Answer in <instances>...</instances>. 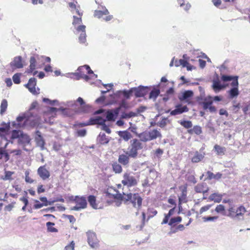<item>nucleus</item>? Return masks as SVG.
<instances>
[{
	"mask_svg": "<svg viewBox=\"0 0 250 250\" xmlns=\"http://www.w3.org/2000/svg\"><path fill=\"white\" fill-rule=\"evenodd\" d=\"M116 192V193L112 194L114 198L123 200L125 202H129L134 208H137L138 209L141 208L143 199L139 193H126L124 191H122V193H120L118 191Z\"/></svg>",
	"mask_w": 250,
	"mask_h": 250,
	"instance_id": "f257e3e1",
	"label": "nucleus"
},
{
	"mask_svg": "<svg viewBox=\"0 0 250 250\" xmlns=\"http://www.w3.org/2000/svg\"><path fill=\"white\" fill-rule=\"evenodd\" d=\"M141 141L137 139H133L130 141V145L127 148L126 154L130 157L135 158L138 155V151L143 148V144Z\"/></svg>",
	"mask_w": 250,
	"mask_h": 250,
	"instance_id": "f03ea898",
	"label": "nucleus"
},
{
	"mask_svg": "<svg viewBox=\"0 0 250 250\" xmlns=\"http://www.w3.org/2000/svg\"><path fill=\"white\" fill-rule=\"evenodd\" d=\"M140 141L143 142L150 141L157 138H161L162 135L161 133L157 129H153L152 130L145 131L138 135Z\"/></svg>",
	"mask_w": 250,
	"mask_h": 250,
	"instance_id": "7ed1b4c3",
	"label": "nucleus"
},
{
	"mask_svg": "<svg viewBox=\"0 0 250 250\" xmlns=\"http://www.w3.org/2000/svg\"><path fill=\"white\" fill-rule=\"evenodd\" d=\"M87 242L89 246L94 249H97L99 246V241L97 238L95 232L89 230L86 232Z\"/></svg>",
	"mask_w": 250,
	"mask_h": 250,
	"instance_id": "20e7f679",
	"label": "nucleus"
},
{
	"mask_svg": "<svg viewBox=\"0 0 250 250\" xmlns=\"http://www.w3.org/2000/svg\"><path fill=\"white\" fill-rule=\"evenodd\" d=\"M74 201L76 205L73 207L72 209L78 210L84 208L86 207L87 202L86 198L84 197L76 196L74 199Z\"/></svg>",
	"mask_w": 250,
	"mask_h": 250,
	"instance_id": "39448f33",
	"label": "nucleus"
},
{
	"mask_svg": "<svg viewBox=\"0 0 250 250\" xmlns=\"http://www.w3.org/2000/svg\"><path fill=\"white\" fill-rule=\"evenodd\" d=\"M122 183L124 186L131 187L136 185L137 180L135 177L131 175L130 173H125Z\"/></svg>",
	"mask_w": 250,
	"mask_h": 250,
	"instance_id": "423d86ee",
	"label": "nucleus"
},
{
	"mask_svg": "<svg viewBox=\"0 0 250 250\" xmlns=\"http://www.w3.org/2000/svg\"><path fill=\"white\" fill-rule=\"evenodd\" d=\"M187 184H185L179 187V189L181 191V195L179 196V203H186L187 201Z\"/></svg>",
	"mask_w": 250,
	"mask_h": 250,
	"instance_id": "0eeeda50",
	"label": "nucleus"
},
{
	"mask_svg": "<svg viewBox=\"0 0 250 250\" xmlns=\"http://www.w3.org/2000/svg\"><path fill=\"white\" fill-rule=\"evenodd\" d=\"M17 121L18 122V126L21 127L28 124L31 121V119L28 115V113H26L22 116L18 117Z\"/></svg>",
	"mask_w": 250,
	"mask_h": 250,
	"instance_id": "6e6552de",
	"label": "nucleus"
},
{
	"mask_svg": "<svg viewBox=\"0 0 250 250\" xmlns=\"http://www.w3.org/2000/svg\"><path fill=\"white\" fill-rule=\"evenodd\" d=\"M36 82V79L35 78H32L29 80L28 83L25 84V86L33 94H37L39 93V92L36 91L35 88Z\"/></svg>",
	"mask_w": 250,
	"mask_h": 250,
	"instance_id": "1a4fd4ad",
	"label": "nucleus"
},
{
	"mask_svg": "<svg viewBox=\"0 0 250 250\" xmlns=\"http://www.w3.org/2000/svg\"><path fill=\"white\" fill-rule=\"evenodd\" d=\"M10 64L13 69L22 68L23 65L22 62V58L21 56L15 57L13 61L10 62Z\"/></svg>",
	"mask_w": 250,
	"mask_h": 250,
	"instance_id": "9d476101",
	"label": "nucleus"
},
{
	"mask_svg": "<svg viewBox=\"0 0 250 250\" xmlns=\"http://www.w3.org/2000/svg\"><path fill=\"white\" fill-rule=\"evenodd\" d=\"M188 109L186 105L182 106L181 104L176 105L175 108L170 112V115H176L181 114L184 112H188Z\"/></svg>",
	"mask_w": 250,
	"mask_h": 250,
	"instance_id": "9b49d317",
	"label": "nucleus"
},
{
	"mask_svg": "<svg viewBox=\"0 0 250 250\" xmlns=\"http://www.w3.org/2000/svg\"><path fill=\"white\" fill-rule=\"evenodd\" d=\"M226 86V85L222 84L218 79L212 81V88L216 93L219 92L221 90L224 89Z\"/></svg>",
	"mask_w": 250,
	"mask_h": 250,
	"instance_id": "f8f14e48",
	"label": "nucleus"
},
{
	"mask_svg": "<svg viewBox=\"0 0 250 250\" xmlns=\"http://www.w3.org/2000/svg\"><path fill=\"white\" fill-rule=\"evenodd\" d=\"M147 87L140 86L138 87L132 88L133 92L137 97H143L147 93Z\"/></svg>",
	"mask_w": 250,
	"mask_h": 250,
	"instance_id": "ddd939ff",
	"label": "nucleus"
},
{
	"mask_svg": "<svg viewBox=\"0 0 250 250\" xmlns=\"http://www.w3.org/2000/svg\"><path fill=\"white\" fill-rule=\"evenodd\" d=\"M119 112V108L114 110H108L106 112V120L109 121H114Z\"/></svg>",
	"mask_w": 250,
	"mask_h": 250,
	"instance_id": "4468645a",
	"label": "nucleus"
},
{
	"mask_svg": "<svg viewBox=\"0 0 250 250\" xmlns=\"http://www.w3.org/2000/svg\"><path fill=\"white\" fill-rule=\"evenodd\" d=\"M85 26L80 25L76 28V30L78 32H82L80 34L79 40L80 42L84 43L86 41V33H85Z\"/></svg>",
	"mask_w": 250,
	"mask_h": 250,
	"instance_id": "2eb2a0df",
	"label": "nucleus"
},
{
	"mask_svg": "<svg viewBox=\"0 0 250 250\" xmlns=\"http://www.w3.org/2000/svg\"><path fill=\"white\" fill-rule=\"evenodd\" d=\"M106 121V119L100 116H97L95 118H91L90 119L91 125H99L102 126L104 123H105Z\"/></svg>",
	"mask_w": 250,
	"mask_h": 250,
	"instance_id": "dca6fc26",
	"label": "nucleus"
},
{
	"mask_svg": "<svg viewBox=\"0 0 250 250\" xmlns=\"http://www.w3.org/2000/svg\"><path fill=\"white\" fill-rule=\"evenodd\" d=\"M208 188L205 183L198 184L195 187V190L197 193H206L208 190Z\"/></svg>",
	"mask_w": 250,
	"mask_h": 250,
	"instance_id": "f3484780",
	"label": "nucleus"
},
{
	"mask_svg": "<svg viewBox=\"0 0 250 250\" xmlns=\"http://www.w3.org/2000/svg\"><path fill=\"white\" fill-rule=\"evenodd\" d=\"M35 140L37 145L39 146H40L42 149L43 148L44 142L42 137L41 136V133L39 131H36Z\"/></svg>",
	"mask_w": 250,
	"mask_h": 250,
	"instance_id": "a211bd4d",
	"label": "nucleus"
},
{
	"mask_svg": "<svg viewBox=\"0 0 250 250\" xmlns=\"http://www.w3.org/2000/svg\"><path fill=\"white\" fill-rule=\"evenodd\" d=\"M109 141V139L106 136L104 133L100 132L97 137V141L102 145L107 144Z\"/></svg>",
	"mask_w": 250,
	"mask_h": 250,
	"instance_id": "6ab92c4d",
	"label": "nucleus"
},
{
	"mask_svg": "<svg viewBox=\"0 0 250 250\" xmlns=\"http://www.w3.org/2000/svg\"><path fill=\"white\" fill-rule=\"evenodd\" d=\"M119 136L125 141H128L132 137V134L127 131H120L118 132Z\"/></svg>",
	"mask_w": 250,
	"mask_h": 250,
	"instance_id": "aec40b11",
	"label": "nucleus"
},
{
	"mask_svg": "<svg viewBox=\"0 0 250 250\" xmlns=\"http://www.w3.org/2000/svg\"><path fill=\"white\" fill-rule=\"evenodd\" d=\"M88 201L90 204V205L95 209H97L98 208H100L101 207L99 206L98 204L96 202V197L94 195H89L88 197Z\"/></svg>",
	"mask_w": 250,
	"mask_h": 250,
	"instance_id": "412c9836",
	"label": "nucleus"
},
{
	"mask_svg": "<svg viewBox=\"0 0 250 250\" xmlns=\"http://www.w3.org/2000/svg\"><path fill=\"white\" fill-rule=\"evenodd\" d=\"M209 199L210 201H213L216 203H219L222 199V195L217 193H212L209 196Z\"/></svg>",
	"mask_w": 250,
	"mask_h": 250,
	"instance_id": "4be33fe9",
	"label": "nucleus"
},
{
	"mask_svg": "<svg viewBox=\"0 0 250 250\" xmlns=\"http://www.w3.org/2000/svg\"><path fill=\"white\" fill-rule=\"evenodd\" d=\"M19 141L20 143L25 146L30 143V139L27 134L22 133V134L19 139Z\"/></svg>",
	"mask_w": 250,
	"mask_h": 250,
	"instance_id": "5701e85b",
	"label": "nucleus"
},
{
	"mask_svg": "<svg viewBox=\"0 0 250 250\" xmlns=\"http://www.w3.org/2000/svg\"><path fill=\"white\" fill-rule=\"evenodd\" d=\"M193 95V93L191 90H187L184 91L181 96L179 97V99L181 101L186 100L188 98L192 97Z\"/></svg>",
	"mask_w": 250,
	"mask_h": 250,
	"instance_id": "b1692460",
	"label": "nucleus"
},
{
	"mask_svg": "<svg viewBox=\"0 0 250 250\" xmlns=\"http://www.w3.org/2000/svg\"><path fill=\"white\" fill-rule=\"evenodd\" d=\"M204 157V153H200L198 151H196L194 156L192 158L191 161L193 163H198L201 161Z\"/></svg>",
	"mask_w": 250,
	"mask_h": 250,
	"instance_id": "393cba45",
	"label": "nucleus"
},
{
	"mask_svg": "<svg viewBox=\"0 0 250 250\" xmlns=\"http://www.w3.org/2000/svg\"><path fill=\"white\" fill-rule=\"evenodd\" d=\"M129 157L128 155L126 154V153L125 154L120 155L118 159L119 163L124 165H126L129 162Z\"/></svg>",
	"mask_w": 250,
	"mask_h": 250,
	"instance_id": "a878e982",
	"label": "nucleus"
},
{
	"mask_svg": "<svg viewBox=\"0 0 250 250\" xmlns=\"http://www.w3.org/2000/svg\"><path fill=\"white\" fill-rule=\"evenodd\" d=\"M46 226L48 232L55 233L58 232V229L54 227L55 226V223L51 222H48L46 223Z\"/></svg>",
	"mask_w": 250,
	"mask_h": 250,
	"instance_id": "bb28decb",
	"label": "nucleus"
},
{
	"mask_svg": "<svg viewBox=\"0 0 250 250\" xmlns=\"http://www.w3.org/2000/svg\"><path fill=\"white\" fill-rule=\"evenodd\" d=\"M229 98L233 99L238 96L239 95V91L238 87H232L229 91H228Z\"/></svg>",
	"mask_w": 250,
	"mask_h": 250,
	"instance_id": "cd10ccee",
	"label": "nucleus"
},
{
	"mask_svg": "<svg viewBox=\"0 0 250 250\" xmlns=\"http://www.w3.org/2000/svg\"><path fill=\"white\" fill-rule=\"evenodd\" d=\"M181 221L182 217L180 216L172 217L169 220L168 225L171 227H174L176 224L180 223Z\"/></svg>",
	"mask_w": 250,
	"mask_h": 250,
	"instance_id": "c85d7f7f",
	"label": "nucleus"
},
{
	"mask_svg": "<svg viewBox=\"0 0 250 250\" xmlns=\"http://www.w3.org/2000/svg\"><path fill=\"white\" fill-rule=\"evenodd\" d=\"M214 149L217 155H224L226 151V148L221 146L219 145H215L214 146Z\"/></svg>",
	"mask_w": 250,
	"mask_h": 250,
	"instance_id": "c756f323",
	"label": "nucleus"
},
{
	"mask_svg": "<svg viewBox=\"0 0 250 250\" xmlns=\"http://www.w3.org/2000/svg\"><path fill=\"white\" fill-rule=\"evenodd\" d=\"M137 114L133 112L132 111H130L128 113L122 112L121 115V119H129L131 117H134L137 116Z\"/></svg>",
	"mask_w": 250,
	"mask_h": 250,
	"instance_id": "7c9ffc66",
	"label": "nucleus"
},
{
	"mask_svg": "<svg viewBox=\"0 0 250 250\" xmlns=\"http://www.w3.org/2000/svg\"><path fill=\"white\" fill-rule=\"evenodd\" d=\"M109 14V12L107 9H105L103 11L102 10H96L94 13L95 17L98 18H101L104 15H106Z\"/></svg>",
	"mask_w": 250,
	"mask_h": 250,
	"instance_id": "2f4dec72",
	"label": "nucleus"
},
{
	"mask_svg": "<svg viewBox=\"0 0 250 250\" xmlns=\"http://www.w3.org/2000/svg\"><path fill=\"white\" fill-rule=\"evenodd\" d=\"M36 59L34 57H31L30 59V69L28 70V73H31L35 69Z\"/></svg>",
	"mask_w": 250,
	"mask_h": 250,
	"instance_id": "473e14b6",
	"label": "nucleus"
},
{
	"mask_svg": "<svg viewBox=\"0 0 250 250\" xmlns=\"http://www.w3.org/2000/svg\"><path fill=\"white\" fill-rule=\"evenodd\" d=\"M133 92V89L131 88L128 91L124 90L123 91H119L116 92V95H118L119 93H123L124 96L126 99H129L131 94Z\"/></svg>",
	"mask_w": 250,
	"mask_h": 250,
	"instance_id": "72a5a7b5",
	"label": "nucleus"
},
{
	"mask_svg": "<svg viewBox=\"0 0 250 250\" xmlns=\"http://www.w3.org/2000/svg\"><path fill=\"white\" fill-rule=\"evenodd\" d=\"M8 106L7 101L5 99L2 100L0 105V114L2 115L6 111Z\"/></svg>",
	"mask_w": 250,
	"mask_h": 250,
	"instance_id": "f704fd0d",
	"label": "nucleus"
},
{
	"mask_svg": "<svg viewBox=\"0 0 250 250\" xmlns=\"http://www.w3.org/2000/svg\"><path fill=\"white\" fill-rule=\"evenodd\" d=\"M22 134V132L20 130H14L12 131L11 139H15L20 138Z\"/></svg>",
	"mask_w": 250,
	"mask_h": 250,
	"instance_id": "c9c22d12",
	"label": "nucleus"
},
{
	"mask_svg": "<svg viewBox=\"0 0 250 250\" xmlns=\"http://www.w3.org/2000/svg\"><path fill=\"white\" fill-rule=\"evenodd\" d=\"M185 229V227L182 224H180L176 227L175 229H171L170 231L168 232L169 235H171L173 233L176 232L178 230L182 231Z\"/></svg>",
	"mask_w": 250,
	"mask_h": 250,
	"instance_id": "e433bc0d",
	"label": "nucleus"
},
{
	"mask_svg": "<svg viewBox=\"0 0 250 250\" xmlns=\"http://www.w3.org/2000/svg\"><path fill=\"white\" fill-rule=\"evenodd\" d=\"M179 123L181 125L186 128H190L192 126V124L190 121H181Z\"/></svg>",
	"mask_w": 250,
	"mask_h": 250,
	"instance_id": "4c0bfd02",
	"label": "nucleus"
},
{
	"mask_svg": "<svg viewBox=\"0 0 250 250\" xmlns=\"http://www.w3.org/2000/svg\"><path fill=\"white\" fill-rule=\"evenodd\" d=\"M246 209L243 206L238 207L236 210V216L235 217H238L239 216H242L245 212Z\"/></svg>",
	"mask_w": 250,
	"mask_h": 250,
	"instance_id": "58836bf2",
	"label": "nucleus"
},
{
	"mask_svg": "<svg viewBox=\"0 0 250 250\" xmlns=\"http://www.w3.org/2000/svg\"><path fill=\"white\" fill-rule=\"evenodd\" d=\"M168 120L167 118H163L162 120L157 123V125L161 128L164 127L168 122Z\"/></svg>",
	"mask_w": 250,
	"mask_h": 250,
	"instance_id": "ea45409f",
	"label": "nucleus"
},
{
	"mask_svg": "<svg viewBox=\"0 0 250 250\" xmlns=\"http://www.w3.org/2000/svg\"><path fill=\"white\" fill-rule=\"evenodd\" d=\"M159 93L160 91L159 90H153L150 93L149 98L155 99Z\"/></svg>",
	"mask_w": 250,
	"mask_h": 250,
	"instance_id": "a19ab883",
	"label": "nucleus"
},
{
	"mask_svg": "<svg viewBox=\"0 0 250 250\" xmlns=\"http://www.w3.org/2000/svg\"><path fill=\"white\" fill-rule=\"evenodd\" d=\"M218 218V216H205L202 218L204 222L208 221H214Z\"/></svg>",
	"mask_w": 250,
	"mask_h": 250,
	"instance_id": "79ce46f5",
	"label": "nucleus"
},
{
	"mask_svg": "<svg viewBox=\"0 0 250 250\" xmlns=\"http://www.w3.org/2000/svg\"><path fill=\"white\" fill-rule=\"evenodd\" d=\"M215 211L217 213H224L225 211V207L221 204L217 205L215 209Z\"/></svg>",
	"mask_w": 250,
	"mask_h": 250,
	"instance_id": "37998d69",
	"label": "nucleus"
},
{
	"mask_svg": "<svg viewBox=\"0 0 250 250\" xmlns=\"http://www.w3.org/2000/svg\"><path fill=\"white\" fill-rule=\"evenodd\" d=\"M90 106L89 104H84L81 107V110L84 113H88L89 111Z\"/></svg>",
	"mask_w": 250,
	"mask_h": 250,
	"instance_id": "c03bdc74",
	"label": "nucleus"
},
{
	"mask_svg": "<svg viewBox=\"0 0 250 250\" xmlns=\"http://www.w3.org/2000/svg\"><path fill=\"white\" fill-rule=\"evenodd\" d=\"M20 75L19 73H17L13 76V80L15 83L19 84L20 83Z\"/></svg>",
	"mask_w": 250,
	"mask_h": 250,
	"instance_id": "a18cd8bd",
	"label": "nucleus"
},
{
	"mask_svg": "<svg viewBox=\"0 0 250 250\" xmlns=\"http://www.w3.org/2000/svg\"><path fill=\"white\" fill-rule=\"evenodd\" d=\"M47 205V204L41 203L38 200L35 201V204L34 205V208L36 209H39L42 208L43 206Z\"/></svg>",
	"mask_w": 250,
	"mask_h": 250,
	"instance_id": "49530a36",
	"label": "nucleus"
},
{
	"mask_svg": "<svg viewBox=\"0 0 250 250\" xmlns=\"http://www.w3.org/2000/svg\"><path fill=\"white\" fill-rule=\"evenodd\" d=\"M74 248L75 243L72 241L64 247V250H74Z\"/></svg>",
	"mask_w": 250,
	"mask_h": 250,
	"instance_id": "de8ad7c7",
	"label": "nucleus"
},
{
	"mask_svg": "<svg viewBox=\"0 0 250 250\" xmlns=\"http://www.w3.org/2000/svg\"><path fill=\"white\" fill-rule=\"evenodd\" d=\"M208 177L209 179H211L212 178H215V179H219L221 178L222 174L220 173H218L217 174L214 175L213 174V173H208Z\"/></svg>",
	"mask_w": 250,
	"mask_h": 250,
	"instance_id": "09e8293b",
	"label": "nucleus"
},
{
	"mask_svg": "<svg viewBox=\"0 0 250 250\" xmlns=\"http://www.w3.org/2000/svg\"><path fill=\"white\" fill-rule=\"evenodd\" d=\"M113 169L114 171L116 172H121L122 170L121 166L117 163L113 165Z\"/></svg>",
	"mask_w": 250,
	"mask_h": 250,
	"instance_id": "8fccbe9b",
	"label": "nucleus"
},
{
	"mask_svg": "<svg viewBox=\"0 0 250 250\" xmlns=\"http://www.w3.org/2000/svg\"><path fill=\"white\" fill-rule=\"evenodd\" d=\"M211 207V205H207L202 207L199 210V213L202 214L203 212L208 210Z\"/></svg>",
	"mask_w": 250,
	"mask_h": 250,
	"instance_id": "3c124183",
	"label": "nucleus"
},
{
	"mask_svg": "<svg viewBox=\"0 0 250 250\" xmlns=\"http://www.w3.org/2000/svg\"><path fill=\"white\" fill-rule=\"evenodd\" d=\"M192 131L197 135H199L202 133L201 127L197 125L193 127Z\"/></svg>",
	"mask_w": 250,
	"mask_h": 250,
	"instance_id": "603ef678",
	"label": "nucleus"
},
{
	"mask_svg": "<svg viewBox=\"0 0 250 250\" xmlns=\"http://www.w3.org/2000/svg\"><path fill=\"white\" fill-rule=\"evenodd\" d=\"M212 104V101H210L208 102L204 101L203 102V106L204 109L206 110L209 108V107Z\"/></svg>",
	"mask_w": 250,
	"mask_h": 250,
	"instance_id": "864d4df0",
	"label": "nucleus"
},
{
	"mask_svg": "<svg viewBox=\"0 0 250 250\" xmlns=\"http://www.w3.org/2000/svg\"><path fill=\"white\" fill-rule=\"evenodd\" d=\"M238 77L236 76L235 77H233V79L231 80L232 81V82H231V85L233 87H238Z\"/></svg>",
	"mask_w": 250,
	"mask_h": 250,
	"instance_id": "5fc2aeb1",
	"label": "nucleus"
},
{
	"mask_svg": "<svg viewBox=\"0 0 250 250\" xmlns=\"http://www.w3.org/2000/svg\"><path fill=\"white\" fill-rule=\"evenodd\" d=\"M221 79L224 82L230 81L233 79V77L223 75L221 77Z\"/></svg>",
	"mask_w": 250,
	"mask_h": 250,
	"instance_id": "6e6d98bb",
	"label": "nucleus"
},
{
	"mask_svg": "<svg viewBox=\"0 0 250 250\" xmlns=\"http://www.w3.org/2000/svg\"><path fill=\"white\" fill-rule=\"evenodd\" d=\"M77 134L80 137H84L86 134V130L85 129L78 130L77 131Z\"/></svg>",
	"mask_w": 250,
	"mask_h": 250,
	"instance_id": "4d7b16f0",
	"label": "nucleus"
},
{
	"mask_svg": "<svg viewBox=\"0 0 250 250\" xmlns=\"http://www.w3.org/2000/svg\"><path fill=\"white\" fill-rule=\"evenodd\" d=\"M236 210L234 207H231L229 208V215L232 217H235L236 216Z\"/></svg>",
	"mask_w": 250,
	"mask_h": 250,
	"instance_id": "13d9d810",
	"label": "nucleus"
},
{
	"mask_svg": "<svg viewBox=\"0 0 250 250\" xmlns=\"http://www.w3.org/2000/svg\"><path fill=\"white\" fill-rule=\"evenodd\" d=\"M101 129L105 131L107 133L110 134L111 133V130L109 129V128L105 125V123H104L102 126H101Z\"/></svg>",
	"mask_w": 250,
	"mask_h": 250,
	"instance_id": "bf43d9fd",
	"label": "nucleus"
},
{
	"mask_svg": "<svg viewBox=\"0 0 250 250\" xmlns=\"http://www.w3.org/2000/svg\"><path fill=\"white\" fill-rule=\"evenodd\" d=\"M74 21H73V24L75 25L77 24H80L82 22L81 18H77L76 16H74Z\"/></svg>",
	"mask_w": 250,
	"mask_h": 250,
	"instance_id": "052dcab7",
	"label": "nucleus"
},
{
	"mask_svg": "<svg viewBox=\"0 0 250 250\" xmlns=\"http://www.w3.org/2000/svg\"><path fill=\"white\" fill-rule=\"evenodd\" d=\"M9 128V125L5 124L3 126L0 127V131L2 132H6L8 131Z\"/></svg>",
	"mask_w": 250,
	"mask_h": 250,
	"instance_id": "680f3d73",
	"label": "nucleus"
},
{
	"mask_svg": "<svg viewBox=\"0 0 250 250\" xmlns=\"http://www.w3.org/2000/svg\"><path fill=\"white\" fill-rule=\"evenodd\" d=\"M128 105L127 104V103L125 101V100H122L121 103H120V107H119V109L121 108H128Z\"/></svg>",
	"mask_w": 250,
	"mask_h": 250,
	"instance_id": "e2e57ef3",
	"label": "nucleus"
},
{
	"mask_svg": "<svg viewBox=\"0 0 250 250\" xmlns=\"http://www.w3.org/2000/svg\"><path fill=\"white\" fill-rule=\"evenodd\" d=\"M40 177L43 179L45 180L50 176L49 173H39Z\"/></svg>",
	"mask_w": 250,
	"mask_h": 250,
	"instance_id": "0e129e2a",
	"label": "nucleus"
},
{
	"mask_svg": "<svg viewBox=\"0 0 250 250\" xmlns=\"http://www.w3.org/2000/svg\"><path fill=\"white\" fill-rule=\"evenodd\" d=\"M13 173H5L4 177H2V179L4 180H11L12 179L11 176Z\"/></svg>",
	"mask_w": 250,
	"mask_h": 250,
	"instance_id": "69168bd1",
	"label": "nucleus"
},
{
	"mask_svg": "<svg viewBox=\"0 0 250 250\" xmlns=\"http://www.w3.org/2000/svg\"><path fill=\"white\" fill-rule=\"evenodd\" d=\"M25 181L27 183H32L34 180L29 176V173H27L25 176Z\"/></svg>",
	"mask_w": 250,
	"mask_h": 250,
	"instance_id": "338daca9",
	"label": "nucleus"
},
{
	"mask_svg": "<svg viewBox=\"0 0 250 250\" xmlns=\"http://www.w3.org/2000/svg\"><path fill=\"white\" fill-rule=\"evenodd\" d=\"M219 114L220 115H225L226 117H228L229 115V114H228V112H227V111L223 108L220 109Z\"/></svg>",
	"mask_w": 250,
	"mask_h": 250,
	"instance_id": "774afa93",
	"label": "nucleus"
}]
</instances>
